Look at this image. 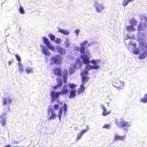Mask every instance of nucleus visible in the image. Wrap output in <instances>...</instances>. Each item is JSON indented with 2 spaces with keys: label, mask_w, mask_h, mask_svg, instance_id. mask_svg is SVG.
<instances>
[{
  "label": "nucleus",
  "mask_w": 147,
  "mask_h": 147,
  "mask_svg": "<svg viewBox=\"0 0 147 147\" xmlns=\"http://www.w3.org/2000/svg\"><path fill=\"white\" fill-rule=\"evenodd\" d=\"M14 60H12V61H14Z\"/></svg>",
  "instance_id": "60"
},
{
  "label": "nucleus",
  "mask_w": 147,
  "mask_h": 147,
  "mask_svg": "<svg viewBox=\"0 0 147 147\" xmlns=\"http://www.w3.org/2000/svg\"><path fill=\"white\" fill-rule=\"evenodd\" d=\"M63 103V102H61L59 103L60 104L62 105Z\"/></svg>",
  "instance_id": "55"
},
{
  "label": "nucleus",
  "mask_w": 147,
  "mask_h": 147,
  "mask_svg": "<svg viewBox=\"0 0 147 147\" xmlns=\"http://www.w3.org/2000/svg\"><path fill=\"white\" fill-rule=\"evenodd\" d=\"M140 100L144 103H147V93L144 95L143 98L140 99Z\"/></svg>",
  "instance_id": "27"
},
{
  "label": "nucleus",
  "mask_w": 147,
  "mask_h": 147,
  "mask_svg": "<svg viewBox=\"0 0 147 147\" xmlns=\"http://www.w3.org/2000/svg\"><path fill=\"white\" fill-rule=\"evenodd\" d=\"M64 72L63 73V81L65 83H66L67 81V71L66 69H65L64 71Z\"/></svg>",
  "instance_id": "21"
},
{
  "label": "nucleus",
  "mask_w": 147,
  "mask_h": 147,
  "mask_svg": "<svg viewBox=\"0 0 147 147\" xmlns=\"http://www.w3.org/2000/svg\"><path fill=\"white\" fill-rule=\"evenodd\" d=\"M18 69L21 72H22L23 71V69H22V67L20 66V67Z\"/></svg>",
  "instance_id": "49"
},
{
  "label": "nucleus",
  "mask_w": 147,
  "mask_h": 147,
  "mask_svg": "<svg viewBox=\"0 0 147 147\" xmlns=\"http://www.w3.org/2000/svg\"><path fill=\"white\" fill-rule=\"evenodd\" d=\"M94 65L93 66L90 65H86L85 67V69L86 70V71L93 69H98L99 67V66L96 65V64Z\"/></svg>",
  "instance_id": "13"
},
{
  "label": "nucleus",
  "mask_w": 147,
  "mask_h": 147,
  "mask_svg": "<svg viewBox=\"0 0 147 147\" xmlns=\"http://www.w3.org/2000/svg\"><path fill=\"white\" fill-rule=\"evenodd\" d=\"M146 22H147V20H146L145 21Z\"/></svg>",
  "instance_id": "58"
},
{
  "label": "nucleus",
  "mask_w": 147,
  "mask_h": 147,
  "mask_svg": "<svg viewBox=\"0 0 147 147\" xmlns=\"http://www.w3.org/2000/svg\"><path fill=\"white\" fill-rule=\"evenodd\" d=\"M80 57L82 59L83 62L84 64H88L91 63L94 65H95L100 62V60L97 61L94 60H92L91 61H90L89 57L86 55H81Z\"/></svg>",
  "instance_id": "1"
},
{
  "label": "nucleus",
  "mask_w": 147,
  "mask_h": 147,
  "mask_svg": "<svg viewBox=\"0 0 147 147\" xmlns=\"http://www.w3.org/2000/svg\"><path fill=\"white\" fill-rule=\"evenodd\" d=\"M53 108L55 110H57L59 108V106L57 104H55L54 105Z\"/></svg>",
  "instance_id": "47"
},
{
  "label": "nucleus",
  "mask_w": 147,
  "mask_h": 147,
  "mask_svg": "<svg viewBox=\"0 0 147 147\" xmlns=\"http://www.w3.org/2000/svg\"><path fill=\"white\" fill-rule=\"evenodd\" d=\"M57 101L58 102V103H59V101L58 100H57Z\"/></svg>",
  "instance_id": "57"
},
{
  "label": "nucleus",
  "mask_w": 147,
  "mask_h": 147,
  "mask_svg": "<svg viewBox=\"0 0 147 147\" xmlns=\"http://www.w3.org/2000/svg\"><path fill=\"white\" fill-rule=\"evenodd\" d=\"M85 47H80V52L83 54H84L85 53Z\"/></svg>",
  "instance_id": "38"
},
{
  "label": "nucleus",
  "mask_w": 147,
  "mask_h": 147,
  "mask_svg": "<svg viewBox=\"0 0 147 147\" xmlns=\"http://www.w3.org/2000/svg\"><path fill=\"white\" fill-rule=\"evenodd\" d=\"M59 31L60 33L67 35H68L69 33V31L65 30H64L63 29H59Z\"/></svg>",
  "instance_id": "30"
},
{
  "label": "nucleus",
  "mask_w": 147,
  "mask_h": 147,
  "mask_svg": "<svg viewBox=\"0 0 147 147\" xmlns=\"http://www.w3.org/2000/svg\"><path fill=\"white\" fill-rule=\"evenodd\" d=\"M81 61L79 59H77L76 60V63H75L74 65L75 67H76V66L78 64L79 65H81Z\"/></svg>",
  "instance_id": "40"
},
{
  "label": "nucleus",
  "mask_w": 147,
  "mask_h": 147,
  "mask_svg": "<svg viewBox=\"0 0 147 147\" xmlns=\"http://www.w3.org/2000/svg\"><path fill=\"white\" fill-rule=\"evenodd\" d=\"M88 71L84 70L81 73V83L84 85L88 82L90 78L87 76L88 75Z\"/></svg>",
  "instance_id": "3"
},
{
  "label": "nucleus",
  "mask_w": 147,
  "mask_h": 147,
  "mask_svg": "<svg viewBox=\"0 0 147 147\" xmlns=\"http://www.w3.org/2000/svg\"><path fill=\"white\" fill-rule=\"evenodd\" d=\"M56 49L57 51L61 55H65V50L60 46H57L56 47Z\"/></svg>",
  "instance_id": "19"
},
{
  "label": "nucleus",
  "mask_w": 147,
  "mask_h": 147,
  "mask_svg": "<svg viewBox=\"0 0 147 147\" xmlns=\"http://www.w3.org/2000/svg\"><path fill=\"white\" fill-rule=\"evenodd\" d=\"M79 32V30L78 29H76L75 31V32L76 34L77 35H78V33Z\"/></svg>",
  "instance_id": "50"
},
{
  "label": "nucleus",
  "mask_w": 147,
  "mask_h": 147,
  "mask_svg": "<svg viewBox=\"0 0 147 147\" xmlns=\"http://www.w3.org/2000/svg\"><path fill=\"white\" fill-rule=\"evenodd\" d=\"M146 22H145V25L147 27V24H146Z\"/></svg>",
  "instance_id": "54"
},
{
  "label": "nucleus",
  "mask_w": 147,
  "mask_h": 147,
  "mask_svg": "<svg viewBox=\"0 0 147 147\" xmlns=\"http://www.w3.org/2000/svg\"><path fill=\"white\" fill-rule=\"evenodd\" d=\"M85 89V87L84 86L83 84H81L80 86V87L78 89L77 91L78 94H79L83 92Z\"/></svg>",
  "instance_id": "16"
},
{
  "label": "nucleus",
  "mask_w": 147,
  "mask_h": 147,
  "mask_svg": "<svg viewBox=\"0 0 147 147\" xmlns=\"http://www.w3.org/2000/svg\"><path fill=\"white\" fill-rule=\"evenodd\" d=\"M50 95L53 100L58 98L60 95L59 92H55L53 91L51 92Z\"/></svg>",
  "instance_id": "11"
},
{
  "label": "nucleus",
  "mask_w": 147,
  "mask_h": 147,
  "mask_svg": "<svg viewBox=\"0 0 147 147\" xmlns=\"http://www.w3.org/2000/svg\"><path fill=\"white\" fill-rule=\"evenodd\" d=\"M89 129V128L88 126H87L86 129L82 130L80 131L77 135L76 140H80L83 134L87 132L88 129Z\"/></svg>",
  "instance_id": "10"
},
{
  "label": "nucleus",
  "mask_w": 147,
  "mask_h": 147,
  "mask_svg": "<svg viewBox=\"0 0 147 147\" xmlns=\"http://www.w3.org/2000/svg\"><path fill=\"white\" fill-rule=\"evenodd\" d=\"M5 147H11V146L9 145H7Z\"/></svg>",
  "instance_id": "53"
},
{
  "label": "nucleus",
  "mask_w": 147,
  "mask_h": 147,
  "mask_svg": "<svg viewBox=\"0 0 147 147\" xmlns=\"http://www.w3.org/2000/svg\"><path fill=\"white\" fill-rule=\"evenodd\" d=\"M125 137V136H122L118 135H116L115 136L114 140H121L123 141Z\"/></svg>",
  "instance_id": "23"
},
{
  "label": "nucleus",
  "mask_w": 147,
  "mask_h": 147,
  "mask_svg": "<svg viewBox=\"0 0 147 147\" xmlns=\"http://www.w3.org/2000/svg\"><path fill=\"white\" fill-rule=\"evenodd\" d=\"M137 37L139 40L144 39L145 37V34L143 32H138Z\"/></svg>",
  "instance_id": "17"
},
{
  "label": "nucleus",
  "mask_w": 147,
  "mask_h": 147,
  "mask_svg": "<svg viewBox=\"0 0 147 147\" xmlns=\"http://www.w3.org/2000/svg\"><path fill=\"white\" fill-rule=\"evenodd\" d=\"M121 121H119L116 119L115 124L119 128H122L124 127H128L130 126V123L127 121H125L122 118L121 119Z\"/></svg>",
  "instance_id": "2"
},
{
  "label": "nucleus",
  "mask_w": 147,
  "mask_h": 147,
  "mask_svg": "<svg viewBox=\"0 0 147 147\" xmlns=\"http://www.w3.org/2000/svg\"><path fill=\"white\" fill-rule=\"evenodd\" d=\"M110 127V124H105L104 125L103 127V128H106L107 129H109Z\"/></svg>",
  "instance_id": "44"
},
{
  "label": "nucleus",
  "mask_w": 147,
  "mask_h": 147,
  "mask_svg": "<svg viewBox=\"0 0 147 147\" xmlns=\"http://www.w3.org/2000/svg\"><path fill=\"white\" fill-rule=\"evenodd\" d=\"M57 87H59L57 85L53 87V88L55 89H56Z\"/></svg>",
  "instance_id": "51"
},
{
  "label": "nucleus",
  "mask_w": 147,
  "mask_h": 147,
  "mask_svg": "<svg viewBox=\"0 0 147 147\" xmlns=\"http://www.w3.org/2000/svg\"><path fill=\"white\" fill-rule=\"evenodd\" d=\"M48 114L50 116L48 119L49 120L54 119L57 117V115L55 114L54 110L50 108L48 110Z\"/></svg>",
  "instance_id": "4"
},
{
  "label": "nucleus",
  "mask_w": 147,
  "mask_h": 147,
  "mask_svg": "<svg viewBox=\"0 0 147 147\" xmlns=\"http://www.w3.org/2000/svg\"><path fill=\"white\" fill-rule=\"evenodd\" d=\"M127 30L128 32H133L135 30V28L132 26L128 25L126 26Z\"/></svg>",
  "instance_id": "22"
},
{
  "label": "nucleus",
  "mask_w": 147,
  "mask_h": 147,
  "mask_svg": "<svg viewBox=\"0 0 147 147\" xmlns=\"http://www.w3.org/2000/svg\"><path fill=\"white\" fill-rule=\"evenodd\" d=\"M56 81L57 83V85L58 87H60L62 85V80L59 78H57L56 79Z\"/></svg>",
  "instance_id": "28"
},
{
  "label": "nucleus",
  "mask_w": 147,
  "mask_h": 147,
  "mask_svg": "<svg viewBox=\"0 0 147 147\" xmlns=\"http://www.w3.org/2000/svg\"><path fill=\"white\" fill-rule=\"evenodd\" d=\"M12 147H13V146Z\"/></svg>",
  "instance_id": "59"
},
{
  "label": "nucleus",
  "mask_w": 147,
  "mask_h": 147,
  "mask_svg": "<svg viewBox=\"0 0 147 147\" xmlns=\"http://www.w3.org/2000/svg\"><path fill=\"white\" fill-rule=\"evenodd\" d=\"M68 85L69 87L71 88H74L76 86V85L73 84H69Z\"/></svg>",
  "instance_id": "41"
},
{
  "label": "nucleus",
  "mask_w": 147,
  "mask_h": 147,
  "mask_svg": "<svg viewBox=\"0 0 147 147\" xmlns=\"http://www.w3.org/2000/svg\"><path fill=\"white\" fill-rule=\"evenodd\" d=\"M147 56V51H144L142 53H141L139 56L138 58L140 60L144 59Z\"/></svg>",
  "instance_id": "14"
},
{
  "label": "nucleus",
  "mask_w": 147,
  "mask_h": 147,
  "mask_svg": "<svg viewBox=\"0 0 147 147\" xmlns=\"http://www.w3.org/2000/svg\"><path fill=\"white\" fill-rule=\"evenodd\" d=\"M43 42L47 45V47L49 49L52 51H54L55 50L54 47L51 45L49 39L46 37H43Z\"/></svg>",
  "instance_id": "6"
},
{
  "label": "nucleus",
  "mask_w": 147,
  "mask_h": 147,
  "mask_svg": "<svg viewBox=\"0 0 147 147\" xmlns=\"http://www.w3.org/2000/svg\"><path fill=\"white\" fill-rule=\"evenodd\" d=\"M16 57L17 60L19 61L18 65H20V61H21V59L18 55L15 54L14 55Z\"/></svg>",
  "instance_id": "35"
},
{
  "label": "nucleus",
  "mask_w": 147,
  "mask_h": 147,
  "mask_svg": "<svg viewBox=\"0 0 147 147\" xmlns=\"http://www.w3.org/2000/svg\"><path fill=\"white\" fill-rule=\"evenodd\" d=\"M63 108H64V112L65 113H66V112L67 110V105L66 103H64L63 105Z\"/></svg>",
  "instance_id": "45"
},
{
  "label": "nucleus",
  "mask_w": 147,
  "mask_h": 147,
  "mask_svg": "<svg viewBox=\"0 0 147 147\" xmlns=\"http://www.w3.org/2000/svg\"><path fill=\"white\" fill-rule=\"evenodd\" d=\"M32 69L27 68L26 69L25 71L27 74H28L32 72Z\"/></svg>",
  "instance_id": "36"
},
{
  "label": "nucleus",
  "mask_w": 147,
  "mask_h": 147,
  "mask_svg": "<svg viewBox=\"0 0 147 147\" xmlns=\"http://www.w3.org/2000/svg\"><path fill=\"white\" fill-rule=\"evenodd\" d=\"M123 85V83L119 81L114 82L113 84L114 86L118 89H121Z\"/></svg>",
  "instance_id": "12"
},
{
  "label": "nucleus",
  "mask_w": 147,
  "mask_h": 147,
  "mask_svg": "<svg viewBox=\"0 0 147 147\" xmlns=\"http://www.w3.org/2000/svg\"><path fill=\"white\" fill-rule=\"evenodd\" d=\"M8 64L9 65H11V61H8Z\"/></svg>",
  "instance_id": "52"
},
{
  "label": "nucleus",
  "mask_w": 147,
  "mask_h": 147,
  "mask_svg": "<svg viewBox=\"0 0 147 147\" xmlns=\"http://www.w3.org/2000/svg\"><path fill=\"white\" fill-rule=\"evenodd\" d=\"M51 60L56 65H59L62 61V59L59 55H56L54 57H52Z\"/></svg>",
  "instance_id": "5"
},
{
  "label": "nucleus",
  "mask_w": 147,
  "mask_h": 147,
  "mask_svg": "<svg viewBox=\"0 0 147 147\" xmlns=\"http://www.w3.org/2000/svg\"><path fill=\"white\" fill-rule=\"evenodd\" d=\"M63 113V108L62 107H61L60 108L59 110V112L58 114V116L59 117V119L60 121L61 120V116L62 115Z\"/></svg>",
  "instance_id": "29"
},
{
  "label": "nucleus",
  "mask_w": 147,
  "mask_h": 147,
  "mask_svg": "<svg viewBox=\"0 0 147 147\" xmlns=\"http://www.w3.org/2000/svg\"><path fill=\"white\" fill-rule=\"evenodd\" d=\"M6 113H4L0 117V122L1 125L3 127H5L6 125Z\"/></svg>",
  "instance_id": "7"
},
{
  "label": "nucleus",
  "mask_w": 147,
  "mask_h": 147,
  "mask_svg": "<svg viewBox=\"0 0 147 147\" xmlns=\"http://www.w3.org/2000/svg\"><path fill=\"white\" fill-rule=\"evenodd\" d=\"M101 108L103 109V111L102 113V115L103 116H105L110 114L111 111H107V109L104 105H102L101 106Z\"/></svg>",
  "instance_id": "15"
},
{
  "label": "nucleus",
  "mask_w": 147,
  "mask_h": 147,
  "mask_svg": "<svg viewBox=\"0 0 147 147\" xmlns=\"http://www.w3.org/2000/svg\"><path fill=\"white\" fill-rule=\"evenodd\" d=\"M53 72L55 76H62V71L61 68L57 67L53 70Z\"/></svg>",
  "instance_id": "8"
},
{
  "label": "nucleus",
  "mask_w": 147,
  "mask_h": 147,
  "mask_svg": "<svg viewBox=\"0 0 147 147\" xmlns=\"http://www.w3.org/2000/svg\"><path fill=\"white\" fill-rule=\"evenodd\" d=\"M64 87H67V85H64Z\"/></svg>",
  "instance_id": "56"
},
{
  "label": "nucleus",
  "mask_w": 147,
  "mask_h": 147,
  "mask_svg": "<svg viewBox=\"0 0 147 147\" xmlns=\"http://www.w3.org/2000/svg\"><path fill=\"white\" fill-rule=\"evenodd\" d=\"M138 30L139 32L140 31L144 30V25L142 24H140L137 27Z\"/></svg>",
  "instance_id": "26"
},
{
  "label": "nucleus",
  "mask_w": 147,
  "mask_h": 147,
  "mask_svg": "<svg viewBox=\"0 0 147 147\" xmlns=\"http://www.w3.org/2000/svg\"><path fill=\"white\" fill-rule=\"evenodd\" d=\"M65 45L66 47H68L70 45V44L68 42H67L65 43Z\"/></svg>",
  "instance_id": "48"
},
{
  "label": "nucleus",
  "mask_w": 147,
  "mask_h": 147,
  "mask_svg": "<svg viewBox=\"0 0 147 147\" xmlns=\"http://www.w3.org/2000/svg\"><path fill=\"white\" fill-rule=\"evenodd\" d=\"M19 10L20 13L22 14H24L25 13L24 11L21 6H20Z\"/></svg>",
  "instance_id": "37"
},
{
  "label": "nucleus",
  "mask_w": 147,
  "mask_h": 147,
  "mask_svg": "<svg viewBox=\"0 0 147 147\" xmlns=\"http://www.w3.org/2000/svg\"><path fill=\"white\" fill-rule=\"evenodd\" d=\"M2 105L3 106L6 105L7 103H10L11 102V100L9 98H3Z\"/></svg>",
  "instance_id": "18"
},
{
  "label": "nucleus",
  "mask_w": 147,
  "mask_h": 147,
  "mask_svg": "<svg viewBox=\"0 0 147 147\" xmlns=\"http://www.w3.org/2000/svg\"><path fill=\"white\" fill-rule=\"evenodd\" d=\"M94 6L96 11L98 13L101 12L105 9L103 5L101 4L96 3Z\"/></svg>",
  "instance_id": "9"
},
{
  "label": "nucleus",
  "mask_w": 147,
  "mask_h": 147,
  "mask_svg": "<svg viewBox=\"0 0 147 147\" xmlns=\"http://www.w3.org/2000/svg\"><path fill=\"white\" fill-rule=\"evenodd\" d=\"M60 95H67L68 94V90L67 88H63L59 92Z\"/></svg>",
  "instance_id": "20"
},
{
  "label": "nucleus",
  "mask_w": 147,
  "mask_h": 147,
  "mask_svg": "<svg viewBox=\"0 0 147 147\" xmlns=\"http://www.w3.org/2000/svg\"><path fill=\"white\" fill-rule=\"evenodd\" d=\"M133 0H123V6H126L129 2L132 1Z\"/></svg>",
  "instance_id": "31"
},
{
  "label": "nucleus",
  "mask_w": 147,
  "mask_h": 147,
  "mask_svg": "<svg viewBox=\"0 0 147 147\" xmlns=\"http://www.w3.org/2000/svg\"><path fill=\"white\" fill-rule=\"evenodd\" d=\"M130 24H131V26H135L136 25L137 22L134 20H132L130 21Z\"/></svg>",
  "instance_id": "33"
},
{
  "label": "nucleus",
  "mask_w": 147,
  "mask_h": 147,
  "mask_svg": "<svg viewBox=\"0 0 147 147\" xmlns=\"http://www.w3.org/2000/svg\"><path fill=\"white\" fill-rule=\"evenodd\" d=\"M87 43V40L84 41L83 42L81 43L80 45L81 46V47H84V46Z\"/></svg>",
  "instance_id": "42"
},
{
  "label": "nucleus",
  "mask_w": 147,
  "mask_h": 147,
  "mask_svg": "<svg viewBox=\"0 0 147 147\" xmlns=\"http://www.w3.org/2000/svg\"><path fill=\"white\" fill-rule=\"evenodd\" d=\"M76 95V91L75 90H72L70 93L69 96V98H71L74 97Z\"/></svg>",
  "instance_id": "25"
},
{
  "label": "nucleus",
  "mask_w": 147,
  "mask_h": 147,
  "mask_svg": "<svg viewBox=\"0 0 147 147\" xmlns=\"http://www.w3.org/2000/svg\"><path fill=\"white\" fill-rule=\"evenodd\" d=\"M61 39L59 38H57L55 41V42L57 44H59L61 42Z\"/></svg>",
  "instance_id": "46"
},
{
  "label": "nucleus",
  "mask_w": 147,
  "mask_h": 147,
  "mask_svg": "<svg viewBox=\"0 0 147 147\" xmlns=\"http://www.w3.org/2000/svg\"><path fill=\"white\" fill-rule=\"evenodd\" d=\"M48 36L49 37L50 39L52 41L54 40H55V36L51 34H49Z\"/></svg>",
  "instance_id": "32"
},
{
  "label": "nucleus",
  "mask_w": 147,
  "mask_h": 147,
  "mask_svg": "<svg viewBox=\"0 0 147 147\" xmlns=\"http://www.w3.org/2000/svg\"><path fill=\"white\" fill-rule=\"evenodd\" d=\"M140 52L139 50L138 49H136L133 51L134 53L136 55H138L139 54Z\"/></svg>",
  "instance_id": "43"
},
{
  "label": "nucleus",
  "mask_w": 147,
  "mask_h": 147,
  "mask_svg": "<svg viewBox=\"0 0 147 147\" xmlns=\"http://www.w3.org/2000/svg\"><path fill=\"white\" fill-rule=\"evenodd\" d=\"M75 69L74 68L70 67L69 69V74L70 75L72 74L74 72Z\"/></svg>",
  "instance_id": "39"
},
{
  "label": "nucleus",
  "mask_w": 147,
  "mask_h": 147,
  "mask_svg": "<svg viewBox=\"0 0 147 147\" xmlns=\"http://www.w3.org/2000/svg\"><path fill=\"white\" fill-rule=\"evenodd\" d=\"M43 47L42 52L46 55L47 56H49L50 55L51 53L49 52V51L45 48L44 47Z\"/></svg>",
  "instance_id": "24"
},
{
  "label": "nucleus",
  "mask_w": 147,
  "mask_h": 147,
  "mask_svg": "<svg viewBox=\"0 0 147 147\" xmlns=\"http://www.w3.org/2000/svg\"><path fill=\"white\" fill-rule=\"evenodd\" d=\"M127 39H131L135 38V36L134 34H132L131 35H129V34H127Z\"/></svg>",
  "instance_id": "34"
}]
</instances>
